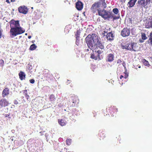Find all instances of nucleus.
<instances>
[{"label": "nucleus", "mask_w": 152, "mask_h": 152, "mask_svg": "<svg viewBox=\"0 0 152 152\" xmlns=\"http://www.w3.org/2000/svg\"><path fill=\"white\" fill-rule=\"evenodd\" d=\"M140 42H142V41L141 40L140 41Z\"/></svg>", "instance_id": "nucleus-45"}, {"label": "nucleus", "mask_w": 152, "mask_h": 152, "mask_svg": "<svg viewBox=\"0 0 152 152\" xmlns=\"http://www.w3.org/2000/svg\"><path fill=\"white\" fill-rule=\"evenodd\" d=\"M52 76V75L49 71L47 73H45L44 74V77L46 80H48L51 79L50 78Z\"/></svg>", "instance_id": "nucleus-18"}, {"label": "nucleus", "mask_w": 152, "mask_h": 152, "mask_svg": "<svg viewBox=\"0 0 152 152\" xmlns=\"http://www.w3.org/2000/svg\"><path fill=\"white\" fill-rule=\"evenodd\" d=\"M14 103L15 104H18V102H17V101H15Z\"/></svg>", "instance_id": "nucleus-39"}, {"label": "nucleus", "mask_w": 152, "mask_h": 152, "mask_svg": "<svg viewBox=\"0 0 152 152\" xmlns=\"http://www.w3.org/2000/svg\"><path fill=\"white\" fill-rule=\"evenodd\" d=\"M66 144L68 145H71L72 142V140L71 139H68L66 140Z\"/></svg>", "instance_id": "nucleus-27"}, {"label": "nucleus", "mask_w": 152, "mask_h": 152, "mask_svg": "<svg viewBox=\"0 0 152 152\" xmlns=\"http://www.w3.org/2000/svg\"><path fill=\"white\" fill-rule=\"evenodd\" d=\"M114 56L113 54L110 53L108 55L106 58V61L108 62L112 61L114 60Z\"/></svg>", "instance_id": "nucleus-17"}, {"label": "nucleus", "mask_w": 152, "mask_h": 152, "mask_svg": "<svg viewBox=\"0 0 152 152\" xmlns=\"http://www.w3.org/2000/svg\"><path fill=\"white\" fill-rule=\"evenodd\" d=\"M72 99L73 103L78 104L79 102V100L78 97L76 96H72Z\"/></svg>", "instance_id": "nucleus-22"}, {"label": "nucleus", "mask_w": 152, "mask_h": 152, "mask_svg": "<svg viewBox=\"0 0 152 152\" xmlns=\"http://www.w3.org/2000/svg\"><path fill=\"white\" fill-rule=\"evenodd\" d=\"M85 40L88 47L94 45L99 41L98 37L95 34H89L86 38Z\"/></svg>", "instance_id": "nucleus-4"}, {"label": "nucleus", "mask_w": 152, "mask_h": 152, "mask_svg": "<svg viewBox=\"0 0 152 152\" xmlns=\"http://www.w3.org/2000/svg\"><path fill=\"white\" fill-rule=\"evenodd\" d=\"M50 99L51 102H54L56 99L54 96L53 94L50 95Z\"/></svg>", "instance_id": "nucleus-25"}, {"label": "nucleus", "mask_w": 152, "mask_h": 152, "mask_svg": "<svg viewBox=\"0 0 152 152\" xmlns=\"http://www.w3.org/2000/svg\"><path fill=\"white\" fill-rule=\"evenodd\" d=\"M27 91L26 90H25L23 91V93H24V95L25 96V97L26 99L28 100L29 98V96L27 94Z\"/></svg>", "instance_id": "nucleus-26"}, {"label": "nucleus", "mask_w": 152, "mask_h": 152, "mask_svg": "<svg viewBox=\"0 0 152 152\" xmlns=\"http://www.w3.org/2000/svg\"><path fill=\"white\" fill-rule=\"evenodd\" d=\"M113 12L115 14H117L119 12V10L118 8H115L113 9Z\"/></svg>", "instance_id": "nucleus-28"}, {"label": "nucleus", "mask_w": 152, "mask_h": 152, "mask_svg": "<svg viewBox=\"0 0 152 152\" xmlns=\"http://www.w3.org/2000/svg\"><path fill=\"white\" fill-rule=\"evenodd\" d=\"M102 11H103V12H101L99 16H101L105 20H109L110 18H113L114 20L118 19L119 18V17H114L111 12L107 11L104 9H103Z\"/></svg>", "instance_id": "nucleus-5"}, {"label": "nucleus", "mask_w": 152, "mask_h": 152, "mask_svg": "<svg viewBox=\"0 0 152 152\" xmlns=\"http://www.w3.org/2000/svg\"><path fill=\"white\" fill-rule=\"evenodd\" d=\"M128 76V74L125 73V75L124 76V78H125L126 79L127 78Z\"/></svg>", "instance_id": "nucleus-36"}, {"label": "nucleus", "mask_w": 152, "mask_h": 152, "mask_svg": "<svg viewBox=\"0 0 152 152\" xmlns=\"http://www.w3.org/2000/svg\"><path fill=\"white\" fill-rule=\"evenodd\" d=\"M122 62V61L120 59H118L117 61V64H118V65H120Z\"/></svg>", "instance_id": "nucleus-33"}, {"label": "nucleus", "mask_w": 152, "mask_h": 152, "mask_svg": "<svg viewBox=\"0 0 152 152\" xmlns=\"http://www.w3.org/2000/svg\"><path fill=\"white\" fill-rule=\"evenodd\" d=\"M6 2H7L8 4H10V2L9 0H6Z\"/></svg>", "instance_id": "nucleus-37"}, {"label": "nucleus", "mask_w": 152, "mask_h": 152, "mask_svg": "<svg viewBox=\"0 0 152 152\" xmlns=\"http://www.w3.org/2000/svg\"><path fill=\"white\" fill-rule=\"evenodd\" d=\"M15 1V0H11V2H14Z\"/></svg>", "instance_id": "nucleus-41"}, {"label": "nucleus", "mask_w": 152, "mask_h": 152, "mask_svg": "<svg viewBox=\"0 0 152 152\" xmlns=\"http://www.w3.org/2000/svg\"><path fill=\"white\" fill-rule=\"evenodd\" d=\"M37 46L35 44H33L31 45L29 48L30 50H35L37 48Z\"/></svg>", "instance_id": "nucleus-23"}, {"label": "nucleus", "mask_w": 152, "mask_h": 152, "mask_svg": "<svg viewBox=\"0 0 152 152\" xmlns=\"http://www.w3.org/2000/svg\"><path fill=\"white\" fill-rule=\"evenodd\" d=\"M106 38L107 40L111 41L113 39V36L111 32L108 33L106 36Z\"/></svg>", "instance_id": "nucleus-19"}, {"label": "nucleus", "mask_w": 152, "mask_h": 152, "mask_svg": "<svg viewBox=\"0 0 152 152\" xmlns=\"http://www.w3.org/2000/svg\"><path fill=\"white\" fill-rule=\"evenodd\" d=\"M80 33V29L78 30L77 31L75 34L76 39H79Z\"/></svg>", "instance_id": "nucleus-24"}, {"label": "nucleus", "mask_w": 152, "mask_h": 152, "mask_svg": "<svg viewBox=\"0 0 152 152\" xmlns=\"http://www.w3.org/2000/svg\"><path fill=\"white\" fill-rule=\"evenodd\" d=\"M4 61L1 59H0V66L3 67L4 66Z\"/></svg>", "instance_id": "nucleus-30"}, {"label": "nucleus", "mask_w": 152, "mask_h": 152, "mask_svg": "<svg viewBox=\"0 0 152 152\" xmlns=\"http://www.w3.org/2000/svg\"><path fill=\"white\" fill-rule=\"evenodd\" d=\"M106 110L107 111L108 110L109 112L110 113H112L117 112L118 111L117 109L114 106H111L110 107H108V108L106 109Z\"/></svg>", "instance_id": "nucleus-13"}, {"label": "nucleus", "mask_w": 152, "mask_h": 152, "mask_svg": "<svg viewBox=\"0 0 152 152\" xmlns=\"http://www.w3.org/2000/svg\"><path fill=\"white\" fill-rule=\"evenodd\" d=\"M143 63L145 66H147L149 64L148 61L145 59L143 60Z\"/></svg>", "instance_id": "nucleus-31"}, {"label": "nucleus", "mask_w": 152, "mask_h": 152, "mask_svg": "<svg viewBox=\"0 0 152 152\" xmlns=\"http://www.w3.org/2000/svg\"><path fill=\"white\" fill-rule=\"evenodd\" d=\"M8 101L6 99L3 98L0 100V106L1 107H5L9 105Z\"/></svg>", "instance_id": "nucleus-10"}, {"label": "nucleus", "mask_w": 152, "mask_h": 152, "mask_svg": "<svg viewBox=\"0 0 152 152\" xmlns=\"http://www.w3.org/2000/svg\"><path fill=\"white\" fill-rule=\"evenodd\" d=\"M21 37V36L20 37Z\"/></svg>", "instance_id": "nucleus-47"}, {"label": "nucleus", "mask_w": 152, "mask_h": 152, "mask_svg": "<svg viewBox=\"0 0 152 152\" xmlns=\"http://www.w3.org/2000/svg\"><path fill=\"white\" fill-rule=\"evenodd\" d=\"M10 90L7 87H6L3 90L2 95L3 97H5L7 96L9 94Z\"/></svg>", "instance_id": "nucleus-14"}, {"label": "nucleus", "mask_w": 152, "mask_h": 152, "mask_svg": "<svg viewBox=\"0 0 152 152\" xmlns=\"http://www.w3.org/2000/svg\"><path fill=\"white\" fill-rule=\"evenodd\" d=\"M18 11L20 13L26 14L28 13V9L26 6L23 5L18 7Z\"/></svg>", "instance_id": "nucleus-9"}, {"label": "nucleus", "mask_w": 152, "mask_h": 152, "mask_svg": "<svg viewBox=\"0 0 152 152\" xmlns=\"http://www.w3.org/2000/svg\"><path fill=\"white\" fill-rule=\"evenodd\" d=\"M124 77V76L122 75H121L120 76V79H122V78H123Z\"/></svg>", "instance_id": "nucleus-38"}, {"label": "nucleus", "mask_w": 152, "mask_h": 152, "mask_svg": "<svg viewBox=\"0 0 152 152\" xmlns=\"http://www.w3.org/2000/svg\"><path fill=\"white\" fill-rule=\"evenodd\" d=\"M95 54L96 53H95ZM97 54L95 56V54H94V52H93V53H91V58L93 59H94L95 60H100V54H99V53H96Z\"/></svg>", "instance_id": "nucleus-16"}, {"label": "nucleus", "mask_w": 152, "mask_h": 152, "mask_svg": "<svg viewBox=\"0 0 152 152\" xmlns=\"http://www.w3.org/2000/svg\"><path fill=\"white\" fill-rule=\"evenodd\" d=\"M58 122L59 124L62 126H65L67 123V121L64 118L58 119Z\"/></svg>", "instance_id": "nucleus-15"}, {"label": "nucleus", "mask_w": 152, "mask_h": 152, "mask_svg": "<svg viewBox=\"0 0 152 152\" xmlns=\"http://www.w3.org/2000/svg\"><path fill=\"white\" fill-rule=\"evenodd\" d=\"M9 23L10 28V35L11 37H13L25 32V30L20 26L19 20L12 19Z\"/></svg>", "instance_id": "nucleus-1"}, {"label": "nucleus", "mask_w": 152, "mask_h": 152, "mask_svg": "<svg viewBox=\"0 0 152 152\" xmlns=\"http://www.w3.org/2000/svg\"><path fill=\"white\" fill-rule=\"evenodd\" d=\"M89 48L92 50L93 52L94 51L96 53H99V54H101L103 52L102 50L104 49V46L101 42L99 40L94 45L89 47Z\"/></svg>", "instance_id": "nucleus-3"}, {"label": "nucleus", "mask_w": 152, "mask_h": 152, "mask_svg": "<svg viewBox=\"0 0 152 152\" xmlns=\"http://www.w3.org/2000/svg\"><path fill=\"white\" fill-rule=\"evenodd\" d=\"M30 82L32 84H33L34 83L35 81L33 79H31L29 80Z\"/></svg>", "instance_id": "nucleus-35"}, {"label": "nucleus", "mask_w": 152, "mask_h": 152, "mask_svg": "<svg viewBox=\"0 0 152 152\" xmlns=\"http://www.w3.org/2000/svg\"><path fill=\"white\" fill-rule=\"evenodd\" d=\"M35 42V41L34 40V41H32L31 42L33 43H34V42Z\"/></svg>", "instance_id": "nucleus-44"}, {"label": "nucleus", "mask_w": 152, "mask_h": 152, "mask_svg": "<svg viewBox=\"0 0 152 152\" xmlns=\"http://www.w3.org/2000/svg\"><path fill=\"white\" fill-rule=\"evenodd\" d=\"M101 3H102V6L104 9L106 8L107 4L105 0H99V1L95 2L93 4L91 7V10L93 13H95L97 12L99 15L101 12H103L102 9L100 8Z\"/></svg>", "instance_id": "nucleus-2"}, {"label": "nucleus", "mask_w": 152, "mask_h": 152, "mask_svg": "<svg viewBox=\"0 0 152 152\" xmlns=\"http://www.w3.org/2000/svg\"><path fill=\"white\" fill-rule=\"evenodd\" d=\"M130 34V29L127 27L124 28L121 31V35L123 37H128Z\"/></svg>", "instance_id": "nucleus-8"}, {"label": "nucleus", "mask_w": 152, "mask_h": 152, "mask_svg": "<svg viewBox=\"0 0 152 152\" xmlns=\"http://www.w3.org/2000/svg\"><path fill=\"white\" fill-rule=\"evenodd\" d=\"M142 38L143 40H145L147 39V37L146 36L145 34L144 33L141 34Z\"/></svg>", "instance_id": "nucleus-29"}, {"label": "nucleus", "mask_w": 152, "mask_h": 152, "mask_svg": "<svg viewBox=\"0 0 152 152\" xmlns=\"http://www.w3.org/2000/svg\"><path fill=\"white\" fill-rule=\"evenodd\" d=\"M79 38L76 39V44L77 45H79V43L78 42H79Z\"/></svg>", "instance_id": "nucleus-34"}, {"label": "nucleus", "mask_w": 152, "mask_h": 152, "mask_svg": "<svg viewBox=\"0 0 152 152\" xmlns=\"http://www.w3.org/2000/svg\"><path fill=\"white\" fill-rule=\"evenodd\" d=\"M150 0H138V3L141 7L146 8L150 4Z\"/></svg>", "instance_id": "nucleus-7"}, {"label": "nucleus", "mask_w": 152, "mask_h": 152, "mask_svg": "<svg viewBox=\"0 0 152 152\" xmlns=\"http://www.w3.org/2000/svg\"><path fill=\"white\" fill-rule=\"evenodd\" d=\"M19 76L20 79L22 80L25 79L26 78V75L25 73L22 71H20L19 73Z\"/></svg>", "instance_id": "nucleus-21"}, {"label": "nucleus", "mask_w": 152, "mask_h": 152, "mask_svg": "<svg viewBox=\"0 0 152 152\" xmlns=\"http://www.w3.org/2000/svg\"><path fill=\"white\" fill-rule=\"evenodd\" d=\"M137 0H131L128 2V5L129 7H132L135 5Z\"/></svg>", "instance_id": "nucleus-20"}, {"label": "nucleus", "mask_w": 152, "mask_h": 152, "mask_svg": "<svg viewBox=\"0 0 152 152\" xmlns=\"http://www.w3.org/2000/svg\"><path fill=\"white\" fill-rule=\"evenodd\" d=\"M121 46L123 49H126L130 51H137L138 47L135 44L134 42H129L125 44V45L121 44Z\"/></svg>", "instance_id": "nucleus-6"}, {"label": "nucleus", "mask_w": 152, "mask_h": 152, "mask_svg": "<svg viewBox=\"0 0 152 152\" xmlns=\"http://www.w3.org/2000/svg\"><path fill=\"white\" fill-rule=\"evenodd\" d=\"M25 34V35H27V33H26V34Z\"/></svg>", "instance_id": "nucleus-46"}, {"label": "nucleus", "mask_w": 152, "mask_h": 152, "mask_svg": "<svg viewBox=\"0 0 152 152\" xmlns=\"http://www.w3.org/2000/svg\"><path fill=\"white\" fill-rule=\"evenodd\" d=\"M138 67L139 68H140L141 67V66H140V65H138Z\"/></svg>", "instance_id": "nucleus-43"}, {"label": "nucleus", "mask_w": 152, "mask_h": 152, "mask_svg": "<svg viewBox=\"0 0 152 152\" xmlns=\"http://www.w3.org/2000/svg\"><path fill=\"white\" fill-rule=\"evenodd\" d=\"M145 25V28H152V17L148 18Z\"/></svg>", "instance_id": "nucleus-11"}, {"label": "nucleus", "mask_w": 152, "mask_h": 152, "mask_svg": "<svg viewBox=\"0 0 152 152\" xmlns=\"http://www.w3.org/2000/svg\"><path fill=\"white\" fill-rule=\"evenodd\" d=\"M9 116V115H8V114H6V115H5V117H8Z\"/></svg>", "instance_id": "nucleus-40"}, {"label": "nucleus", "mask_w": 152, "mask_h": 152, "mask_svg": "<svg viewBox=\"0 0 152 152\" xmlns=\"http://www.w3.org/2000/svg\"><path fill=\"white\" fill-rule=\"evenodd\" d=\"M31 38V36H29L28 37V38L29 39H30Z\"/></svg>", "instance_id": "nucleus-42"}, {"label": "nucleus", "mask_w": 152, "mask_h": 152, "mask_svg": "<svg viewBox=\"0 0 152 152\" xmlns=\"http://www.w3.org/2000/svg\"><path fill=\"white\" fill-rule=\"evenodd\" d=\"M99 136H100V137H102L103 138L105 137V135H104V133L102 132H101L99 133Z\"/></svg>", "instance_id": "nucleus-32"}, {"label": "nucleus", "mask_w": 152, "mask_h": 152, "mask_svg": "<svg viewBox=\"0 0 152 152\" xmlns=\"http://www.w3.org/2000/svg\"><path fill=\"white\" fill-rule=\"evenodd\" d=\"M83 3L80 1H78L76 3V8L79 11L83 9Z\"/></svg>", "instance_id": "nucleus-12"}]
</instances>
